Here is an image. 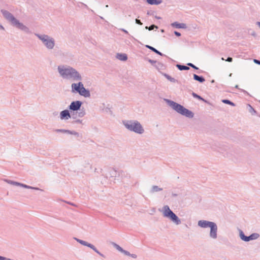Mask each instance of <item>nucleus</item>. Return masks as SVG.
Returning <instances> with one entry per match:
<instances>
[{
    "label": "nucleus",
    "instance_id": "f257e3e1",
    "mask_svg": "<svg viewBox=\"0 0 260 260\" xmlns=\"http://www.w3.org/2000/svg\"><path fill=\"white\" fill-rule=\"evenodd\" d=\"M57 72L59 77L65 81H82L81 74L74 68L66 64L57 66Z\"/></svg>",
    "mask_w": 260,
    "mask_h": 260
},
{
    "label": "nucleus",
    "instance_id": "f03ea898",
    "mask_svg": "<svg viewBox=\"0 0 260 260\" xmlns=\"http://www.w3.org/2000/svg\"><path fill=\"white\" fill-rule=\"evenodd\" d=\"M1 13L4 17L11 24L17 27V28L24 31L26 33L30 34L31 32L29 28L26 25H24L22 23L20 22L13 15L6 10H2Z\"/></svg>",
    "mask_w": 260,
    "mask_h": 260
},
{
    "label": "nucleus",
    "instance_id": "7ed1b4c3",
    "mask_svg": "<svg viewBox=\"0 0 260 260\" xmlns=\"http://www.w3.org/2000/svg\"><path fill=\"white\" fill-rule=\"evenodd\" d=\"M82 102L80 101H75L71 102L68 107L69 110L72 114V118L76 119L78 117H83L86 115L85 110L83 108L81 109Z\"/></svg>",
    "mask_w": 260,
    "mask_h": 260
},
{
    "label": "nucleus",
    "instance_id": "20e7f679",
    "mask_svg": "<svg viewBox=\"0 0 260 260\" xmlns=\"http://www.w3.org/2000/svg\"><path fill=\"white\" fill-rule=\"evenodd\" d=\"M165 101L169 106L179 114L190 118L193 117V113L188 109L184 108L181 105L170 100L165 99Z\"/></svg>",
    "mask_w": 260,
    "mask_h": 260
},
{
    "label": "nucleus",
    "instance_id": "39448f33",
    "mask_svg": "<svg viewBox=\"0 0 260 260\" xmlns=\"http://www.w3.org/2000/svg\"><path fill=\"white\" fill-rule=\"evenodd\" d=\"M122 124L129 131L138 134L144 133V129L140 122L136 120H125L122 121Z\"/></svg>",
    "mask_w": 260,
    "mask_h": 260
},
{
    "label": "nucleus",
    "instance_id": "423d86ee",
    "mask_svg": "<svg viewBox=\"0 0 260 260\" xmlns=\"http://www.w3.org/2000/svg\"><path fill=\"white\" fill-rule=\"evenodd\" d=\"M199 226L202 228H209V237L211 239L215 240L217 238L218 227L216 223L205 220H200L198 222Z\"/></svg>",
    "mask_w": 260,
    "mask_h": 260
},
{
    "label": "nucleus",
    "instance_id": "0eeeda50",
    "mask_svg": "<svg viewBox=\"0 0 260 260\" xmlns=\"http://www.w3.org/2000/svg\"><path fill=\"white\" fill-rule=\"evenodd\" d=\"M35 35L41 41L46 49L48 50L54 49L55 46V40L54 38L45 34L35 33Z\"/></svg>",
    "mask_w": 260,
    "mask_h": 260
},
{
    "label": "nucleus",
    "instance_id": "6e6552de",
    "mask_svg": "<svg viewBox=\"0 0 260 260\" xmlns=\"http://www.w3.org/2000/svg\"><path fill=\"white\" fill-rule=\"evenodd\" d=\"M77 83L71 84V91L72 93H78L84 98H89L90 93L88 89H86L81 81H77Z\"/></svg>",
    "mask_w": 260,
    "mask_h": 260
},
{
    "label": "nucleus",
    "instance_id": "1a4fd4ad",
    "mask_svg": "<svg viewBox=\"0 0 260 260\" xmlns=\"http://www.w3.org/2000/svg\"><path fill=\"white\" fill-rule=\"evenodd\" d=\"M162 214L165 217L169 218L176 225L181 224L180 218L170 209L168 205H165L162 208Z\"/></svg>",
    "mask_w": 260,
    "mask_h": 260
},
{
    "label": "nucleus",
    "instance_id": "9d476101",
    "mask_svg": "<svg viewBox=\"0 0 260 260\" xmlns=\"http://www.w3.org/2000/svg\"><path fill=\"white\" fill-rule=\"evenodd\" d=\"M239 237L240 239L245 241L248 242L250 240H254L258 239L259 237V235L258 233H252L249 236H246L242 230H239Z\"/></svg>",
    "mask_w": 260,
    "mask_h": 260
},
{
    "label": "nucleus",
    "instance_id": "9b49d317",
    "mask_svg": "<svg viewBox=\"0 0 260 260\" xmlns=\"http://www.w3.org/2000/svg\"><path fill=\"white\" fill-rule=\"evenodd\" d=\"M74 239L75 240H76V241H77L78 243H79L81 245L90 248L91 249H92L94 252H95L99 255H100L101 256H102L103 257H105L104 255L103 254H102V253H101L93 245H92L89 243H88L87 242H86L85 241L78 239L77 238H75Z\"/></svg>",
    "mask_w": 260,
    "mask_h": 260
},
{
    "label": "nucleus",
    "instance_id": "f8f14e48",
    "mask_svg": "<svg viewBox=\"0 0 260 260\" xmlns=\"http://www.w3.org/2000/svg\"><path fill=\"white\" fill-rule=\"evenodd\" d=\"M72 114L68 110H64L60 113V118L61 120H68L72 117Z\"/></svg>",
    "mask_w": 260,
    "mask_h": 260
},
{
    "label": "nucleus",
    "instance_id": "ddd939ff",
    "mask_svg": "<svg viewBox=\"0 0 260 260\" xmlns=\"http://www.w3.org/2000/svg\"><path fill=\"white\" fill-rule=\"evenodd\" d=\"M54 131L56 133H61L64 134L73 135L77 137L79 136V133L74 131H70L65 129H56L54 130Z\"/></svg>",
    "mask_w": 260,
    "mask_h": 260
},
{
    "label": "nucleus",
    "instance_id": "4468645a",
    "mask_svg": "<svg viewBox=\"0 0 260 260\" xmlns=\"http://www.w3.org/2000/svg\"><path fill=\"white\" fill-rule=\"evenodd\" d=\"M173 27H175L177 28H183L185 29L187 28L186 24L183 23H178L177 22H174L171 24Z\"/></svg>",
    "mask_w": 260,
    "mask_h": 260
},
{
    "label": "nucleus",
    "instance_id": "2eb2a0df",
    "mask_svg": "<svg viewBox=\"0 0 260 260\" xmlns=\"http://www.w3.org/2000/svg\"><path fill=\"white\" fill-rule=\"evenodd\" d=\"M117 58L121 61H125L127 59V56L124 53H117L116 55Z\"/></svg>",
    "mask_w": 260,
    "mask_h": 260
},
{
    "label": "nucleus",
    "instance_id": "dca6fc26",
    "mask_svg": "<svg viewBox=\"0 0 260 260\" xmlns=\"http://www.w3.org/2000/svg\"><path fill=\"white\" fill-rule=\"evenodd\" d=\"M147 3L151 5H158L160 4L162 0H146Z\"/></svg>",
    "mask_w": 260,
    "mask_h": 260
},
{
    "label": "nucleus",
    "instance_id": "f3484780",
    "mask_svg": "<svg viewBox=\"0 0 260 260\" xmlns=\"http://www.w3.org/2000/svg\"><path fill=\"white\" fill-rule=\"evenodd\" d=\"M161 190H162V188H160L157 185H153L150 190V193H153Z\"/></svg>",
    "mask_w": 260,
    "mask_h": 260
},
{
    "label": "nucleus",
    "instance_id": "a211bd4d",
    "mask_svg": "<svg viewBox=\"0 0 260 260\" xmlns=\"http://www.w3.org/2000/svg\"><path fill=\"white\" fill-rule=\"evenodd\" d=\"M193 78L194 80L198 81L200 83H203L205 81V78L203 76H199L196 74H193Z\"/></svg>",
    "mask_w": 260,
    "mask_h": 260
},
{
    "label": "nucleus",
    "instance_id": "6ab92c4d",
    "mask_svg": "<svg viewBox=\"0 0 260 260\" xmlns=\"http://www.w3.org/2000/svg\"><path fill=\"white\" fill-rule=\"evenodd\" d=\"M154 67L158 71L164 70L165 69V65L160 62H157L156 63L154 64Z\"/></svg>",
    "mask_w": 260,
    "mask_h": 260
},
{
    "label": "nucleus",
    "instance_id": "aec40b11",
    "mask_svg": "<svg viewBox=\"0 0 260 260\" xmlns=\"http://www.w3.org/2000/svg\"><path fill=\"white\" fill-rule=\"evenodd\" d=\"M109 173L110 177H116L118 173L116 170L111 168L109 169Z\"/></svg>",
    "mask_w": 260,
    "mask_h": 260
},
{
    "label": "nucleus",
    "instance_id": "412c9836",
    "mask_svg": "<svg viewBox=\"0 0 260 260\" xmlns=\"http://www.w3.org/2000/svg\"><path fill=\"white\" fill-rule=\"evenodd\" d=\"M146 47L149 49L150 50H152V51H153L154 52H155V53L160 55V56H162L164 55L163 54H162L160 51H159L158 50H157V49H156L155 48L151 46H149V45H146Z\"/></svg>",
    "mask_w": 260,
    "mask_h": 260
},
{
    "label": "nucleus",
    "instance_id": "4be33fe9",
    "mask_svg": "<svg viewBox=\"0 0 260 260\" xmlns=\"http://www.w3.org/2000/svg\"><path fill=\"white\" fill-rule=\"evenodd\" d=\"M176 67L180 71L189 70V67H188V66H186L177 64Z\"/></svg>",
    "mask_w": 260,
    "mask_h": 260
},
{
    "label": "nucleus",
    "instance_id": "5701e85b",
    "mask_svg": "<svg viewBox=\"0 0 260 260\" xmlns=\"http://www.w3.org/2000/svg\"><path fill=\"white\" fill-rule=\"evenodd\" d=\"M164 76L171 82L175 83L176 82V80L175 78L171 77L167 74H164Z\"/></svg>",
    "mask_w": 260,
    "mask_h": 260
},
{
    "label": "nucleus",
    "instance_id": "b1692460",
    "mask_svg": "<svg viewBox=\"0 0 260 260\" xmlns=\"http://www.w3.org/2000/svg\"><path fill=\"white\" fill-rule=\"evenodd\" d=\"M20 186L23 187L25 188H30V189H35V190H40V189L38 187H31V186H28V185H27L26 184H24L22 183H20Z\"/></svg>",
    "mask_w": 260,
    "mask_h": 260
},
{
    "label": "nucleus",
    "instance_id": "393cba45",
    "mask_svg": "<svg viewBox=\"0 0 260 260\" xmlns=\"http://www.w3.org/2000/svg\"><path fill=\"white\" fill-rule=\"evenodd\" d=\"M5 181L9 184H12L13 185L20 186V183L13 181H12L10 180H6Z\"/></svg>",
    "mask_w": 260,
    "mask_h": 260
},
{
    "label": "nucleus",
    "instance_id": "a878e982",
    "mask_svg": "<svg viewBox=\"0 0 260 260\" xmlns=\"http://www.w3.org/2000/svg\"><path fill=\"white\" fill-rule=\"evenodd\" d=\"M113 246L119 251L122 252L123 250H124L122 247H121L119 245L113 243Z\"/></svg>",
    "mask_w": 260,
    "mask_h": 260
},
{
    "label": "nucleus",
    "instance_id": "bb28decb",
    "mask_svg": "<svg viewBox=\"0 0 260 260\" xmlns=\"http://www.w3.org/2000/svg\"><path fill=\"white\" fill-rule=\"evenodd\" d=\"M222 102L223 103H224V104H226L230 105H231L232 106H235V104L234 103H233L232 102L230 101L229 100H226V99L222 100Z\"/></svg>",
    "mask_w": 260,
    "mask_h": 260
},
{
    "label": "nucleus",
    "instance_id": "cd10ccee",
    "mask_svg": "<svg viewBox=\"0 0 260 260\" xmlns=\"http://www.w3.org/2000/svg\"><path fill=\"white\" fill-rule=\"evenodd\" d=\"M154 28H156V29L158 28V27L154 24H152L151 25H150L149 27L148 26L145 27V29H148L149 30H152L154 29Z\"/></svg>",
    "mask_w": 260,
    "mask_h": 260
},
{
    "label": "nucleus",
    "instance_id": "c85d7f7f",
    "mask_svg": "<svg viewBox=\"0 0 260 260\" xmlns=\"http://www.w3.org/2000/svg\"><path fill=\"white\" fill-rule=\"evenodd\" d=\"M192 95L193 96V97L197 98L200 100H201L203 101H205L203 98H202L201 96L198 95L197 93H196L194 92L192 93Z\"/></svg>",
    "mask_w": 260,
    "mask_h": 260
},
{
    "label": "nucleus",
    "instance_id": "c756f323",
    "mask_svg": "<svg viewBox=\"0 0 260 260\" xmlns=\"http://www.w3.org/2000/svg\"><path fill=\"white\" fill-rule=\"evenodd\" d=\"M247 106L249 108L248 110L249 112H250L252 114H255L256 113V111L254 110V109L252 108V107L251 105L248 104Z\"/></svg>",
    "mask_w": 260,
    "mask_h": 260
},
{
    "label": "nucleus",
    "instance_id": "7c9ffc66",
    "mask_svg": "<svg viewBox=\"0 0 260 260\" xmlns=\"http://www.w3.org/2000/svg\"><path fill=\"white\" fill-rule=\"evenodd\" d=\"M75 120L74 121V123H79V124H82L83 120L80 119H74Z\"/></svg>",
    "mask_w": 260,
    "mask_h": 260
},
{
    "label": "nucleus",
    "instance_id": "2f4dec72",
    "mask_svg": "<svg viewBox=\"0 0 260 260\" xmlns=\"http://www.w3.org/2000/svg\"><path fill=\"white\" fill-rule=\"evenodd\" d=\"M187 66H190L191 67V68L196 69V70H198L199 68L198 67H197L196 66H195L193 64H192V63H188L187 64Z\"/></svg>",
    "mask_w": 260,
    "mask_h": 260
},
{
    "label": "nucleus",
    "instance_id": "473e14b6",
    "mask_svg": "<svg viewBox=\"0 0 260 260\" xmlns=\"http://www.w3.org/2000/svg\"><path fill=\"white\" fill-rule=\"evenodd\" d=\"M148 60V61H149L150 63H151L152 64H153L154 66V64H155L156 63V62H157V61H156L154 60H152V59H149Z\"/></svg>",
    "mask_w": 260,
    "mask_h": 260
},
{
    "label": "nucleus",
    "instance_id": "72a5a7b5",
    "mask_svg": "<svg viewBox=\"0 0 260 260\" xmlns=\"http://www.w3.org/2000/svg\"><path fill=\"white\" fill-rule=\"evenodd\" d=\"M122 253H123L124 255L127 256H129V255H131V253L128 251H126L125 250H123Z\"/></svg>",
    "mask_w": 260,
    "mask_h": 260
},
{
    "label": "nucleus",
    "instance_id": "f704fd0d",
    "mask_svg": "<svg viewBox=\"0 0 260 260\" xmlns=\"http://www.w3.org/2000/svg\"><path fill=\"white\" fill-rule=\"evenodd\" d=\"M135 22L137 24H138L139 25H142V23L141 22V21H140V20L139 19H136L135 20Z\"/></svg>",
    "mask_w": 260,
    "mask_h": 260
},
{
    "label": "nucleus",
    "instance_id": "c9c22d12",
    "mask_svg": "<svg viewBox=\"0 0 260 260\" xmlns=\"http://www.w3.org/2000/svg\"><path fill=\"white\" fill-rule=\"evenodd\" d=\"M253 61H254V63H256L257 64L260 65V60L256 59H254Z\"/></svg>",
    "mask_w": 260,
    "mask_h": 260
},
{
    "label": "nucleus",
    "instance_id": "e433bc0d",
    "mask_svg": "<svg viewBox=\"0 0 260 260\" xmlns=\"http://www.w3.org/2000/svg\"><path fill=\"white\" fill-rule=\"evenodd\" d=\"M174 34L177 37H180L181 36V34L177 31H174Z\"/></svg>",
    "mask_w": 260,
    "mask_h": 260
},
{
    "label": "nucleus",
    "instance_id": "4c0bfd02",
    "mask_svg": "<svg viewBox=\"0 0 260 260\" xmlns=\"http://www.w3.org/2000/svg\"><path fill=\"white\" fill-rule=\"evenodd\" d=\"M129 256H131L133 258H136L137 257V255L135 254H131V255H129Z\"/></svg>",
    "mask_w": 260,
    "mask_h": 260
},
{
    "label": "nucleus",
    "instance_id": "58836bf2",
    "mask_svg": "<svg viewBox=\"0 0 260 260\" xmlns=\"http://www.w3.org/2000/svg\"><path fill=\"white\" fill-rule=\"evenodd\" d=\"M226 61L228 62H232L233 61V58L231 57H228V58L226 59Z\"/></svg>",
    "mask_w": 260,
    "mask_h": 260
},
{
    "label": "nucleus",
    "instance_id": "ea45409f",
    "mask_svg": "<svg viewBox=\"0 0 260 260\" xmlns=\"http://www.w3.org/2000/svg\"><path fill=\"white\" fill-rule=\"evenodd\" d=\"M120 30H121L122 31L124 32V33H125L126 34H128V31L124 28H121Z\"/></svg>",
    "mask_w": 260,
    "mask_h": 260
},
{
    "label": "nucleus",
    "instance_id": "a19ab883",
    "mask_svg": "<svg viewBox=\"0 0 260 260\" xmlns=\"http://www.w3.org/2000/svg\"><path fill=\"white\" fill-rule=\"evenodd\" d=\"M177 196H178V194L177 193H172V196L174 197H176Z\"/></svg>",
    "mask_w": 260,
    "mask_h": 260
},
{
    "label": "nucleus",
    "instance_id": "79ce46f5",
    "mask_svg": "<svg viewBox=\"0 0 260 260\" xmlns=\"http://www.w3.org/2000/svg\"><path fill=\"white\" fill-rule=\"evenodd\" d=\"M0 29L2 30H5L4 26L1 24H0Z\"/></svg>",
    "mask_w": 260,
    "mask_h": 260
},
{
    "label": "nucleus",
    "instance_id": "37998d69",
    "mask_svg": "<svg viewBox=\"0 0 260 260\" xmlns=\"http://www.w3.org/2000/svg\"><path fill=\"white\" fill-rule=\"evenodd\" d=\"M256 24L260 28V22H257Z\"/></svg>",
    "mask_w": 260,
    "mask_h": 260
},
{
    "label": "nucleus",
    "instance_id": "c03bdc74",
    "mask_svg": "<svg viewBox=\"0 0 260 260\" xmlns=\"http://www.w3.org/2000/svg\"><path fill=\"white\" fill-rule=\"evenodd\" d=\"M235 88H238V85H236L235 86Z\"/></svg>",
    "mask_w": 260,
    "mask_h": 260
},
{
    "label": "nucleus",
    "instance_id": "a18cd8bd",
    "mask_svg": "<svg viewBox=\"0 0 260 260\" xmlns=\"http://www.w3.org/2000/svg\"><path fill=\"white\" fill-rule=\"evenodd\" d=\"M255 33H254V32H253V33H252V35H253V36H255Z\"/></svg>",
    "mask_w": 260,
    "mask_h": 260
},
{
    "label": "nucleus",
    "instance_id": "49530a36",
    "mask_svg": "<svg viewBox=\"0 0 260 260\" xmlns=\"http://www.w3.org/2000/svg\"><path fill=\"white\" fill-rule=\"evenodd\" d=\"M161 32H164V29H161Z\"/></svg>",
    "mask_w": 260,
    "mask_h": 260
},
{
    "label": "nucleus",
    "instance_id": "de8ad7c7",
    "mask_svg": "<svg viewBox=\"0 0 260 260\" xmlns=\"http://www.w3.org/2000/svg\"><path fill=\"white\" fill-rule=\"evenodd\" d=\"M242 91L244 92H246L244 90H242Z\"/></svg>",
    "mask_w": 260,
    "mask_h": 260
},
{
    "label": "nucleus",
    "instance_id": "09e8293b",
    "mask_svg": "<svg viewBox=\"0 0 260 260\" xmlns=\"http://www.w3.org/2000/svg\"><path fill=\"white\" fill-rule=\"evenodd\" d=\"M107 7H108V5L106 6V8H107Z\"/></svg>",
    "mask_w": 260,
    "mask_h": 260
}]
</instances>
